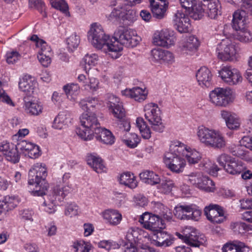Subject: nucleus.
I'll use <instances>...</instances> for the list:
<instances>
[{
  "label": "nucleus",
  "instance_id": "052dcab7",
  "mask_svg": "<svg viewBox=\"0 0 252 252\" xmlns=\"http://www.w3.org/2000/svg\"><path fill=\"white\" fill-rule=\"evenodd\" d=\"M34 143L26 140H19L17 145L19 150L27 155L28 152L32 148Z\"/></svg>",
  "mask_w": 252,
  "mask_h": 252
},
{
  "label": "nucleus",
  "instance_id": "4c0bfd02",
  "mask_svg": "<svg viewBox=\"0 0 252 252\" xmlns=\"http://www.w3.org/2000/svg\"><path fill=\"white\" fill-rule=\"evenodd\" d=\"M136 124L142 137L144 139H149L151 137V131L144 119L141 117L137 118Z\"/></svg>",
  "mask_w": 252,
  "mask_h": 252
},
{
  "label": "nucleus",
  "instance_id": "f257e3e1",
  "mask_svg": "<svg viewBox=\"0 0 252 252\" xmlns=\"http://www.w3.org/2000/svg\"><path fill=\"white\" fill-rule=\"evenodd\" d=\"M88 36V39L95 48L108 54L113 59H117L120 56L122 46L116 42H112V38L105 33L100 24L94 23L91 24Z\"/></svg>",
  "mask_w": 252,
  "mask_h": 252
},
{
  "label": "nucleus",
  "instance_id": "ea45409f",
  "mask_svg": "<svg viewBox=\"0 0 252 252\" xmlns=\"http://www.w3.org/2000/svg\"><path fill=\"white\" fill-rule=\"evenodd\" d=\"M196 188L207 192H214L215 190L214 183L206 176H203L202 178L201 181L199 182Z\"/></svg>",
  "mask_w": 252,
  "mask_h": 252
},
{
  "label": "nucleus",
  "instance_id": "bf43d9fd",
  "mask_svg": "<svg viewBox=\"0 0 252 252\" xmlns=\"http://www.w3.org/2000/svg\"><path fill=\"white\" fill-rule=\"evenodd\" d=\"M231 227L233 230L238 233L243 234L249 230V225L243 222H235L231 223Z\"/></svg>",
  "mask_w": 252,
  "mask_h": 252
},
{
  "label": "nucleus",
  "instance_id": "ddd939ff",
  "mask_svg": "<svg viewBox=\"0 0 252 252\" xmlns=\"http://www.w3.org/2000/svg\"><path fill=\"white\" fill-rule=\"evenodd\" d=\"M139 221L144 228L152 232L165 228L163 220L158 216L147 212L140 216Z\"/></svg>",
  "mask_w": 252,
  "mask_h": 252
},
{
  "label": "nucleus",
  "instance_id": "09e8293b",
  "mask_svg": "<svg viewBox=\"0 0 252 252\" xmlns=\"http://www.w3.org/2000/svg\"><path fill=\"white\" fill-rule=\"evenodd\" d=\"M18 150L19 149L17 147V145H15L14 147L11 149L7 154H5L6 159L13 163L18 162L20 159V155L18 151Z\"/></svg>",
  "mask_w": 252,
  "mask_h": 252
},
{
  "label": "nucleus",
  "instance_id": "13d9d810",
  "mask_svg": "<svg viewBox=\"0 0 252 252\" xmlns=\"http://www.w3.org/2000/svg\"><path fill=\"white\" fill-rule=\"evenodd\" d=\"M52 6L63 12L68 10V5L64 0H49Z\"/></svg>",
  "mask_w": 252,
  "mask_h": 252
},
{
  "label": "nucleus",
  "instance_id": "c85d7f7f",
  "mask_svg": "<svg viewBox=\"0 0 252 252\" xmlns=\"http://www.w3.org/2000/svg\"><path fill=\"white\" fill-rule=\"evenodd\" d=\"M87 163L97 173H101L105 170V167L102 159L96 154H93L87 157Z\"/></svg>",
  "mask_w": 252,
  "mask_h": 252
},
{
  "label": "nucleus",
  "instance_id": "39448f33",
  "mask_svg": "<svg viewBox=\"0 0 252 252\" xmlns=\"http://www.w3.org/2000/svg\"><path fill=\"white\" fill-rule=\"evenodd\" d=\"M197 135L199 141L207 147L220 149L225 145L224 138L219 130L200 126Z\"/></svg>",
  "mask_w": 252,
  "mask_h": 252
},
{
  "label": "nucleus",
  "instance_id": "f8f14e48",
  "mask_svg": "<svg viewBox=\"0 0 252 252\" xmlns=\"http://www.w3.org/2000/svg\"><path fill=\"white\" fill-rule=\"evenodd\" d=\"M176 235L189 246L193 247H199L206 241L204 235H198L196 231L192 227L186 228L183 234L177 233Z\"/></svg>",
  "mask_w": 252,
  "mask_h": 252
},
{
  "label": "nucleus",
  "instance_id": "603ef678",
  "mask_svg": "<svg viewBox=\"0 0 252 252\" xmlns=\"http://www.w3.org/2000/svg\"><path fill=\"white\" fill-rule=\"evenodd\" d=\"M203 177L200 172H192L185 176V180L187 181L188 183L197 187L199 182L201 181Z\"/></svg>",
  "mask_w": 252,
  "mask_h": 252
},
{
  "label": "nucleus",
  "instance_id": "49530a36",
  "mask_svg": "<svg viewBox=\"0 0 252 252\" xmlns=\"http://www.w3.org/2000/svg\"><path fill=\"white\" fill-rule=\"evenodd\" d=\"M231 153L234 156L241 158H245L248 151L245 146L242 144L234 146L230 149Z\"/></svg>",
  "mask_w": 252,
  "mask_h": 252
},
{
  "label": "nucleus",
  "instance_id": "5701e85b",
  "mask_svg": "<svg viewBox=\"0 0 252 252\" xmlns=\"http://www.w3.org/2000/svg\"><path fill=\"white\" fill-rule=\"evenodd\" d=\"M221 118L224 120L226 125L228 128L232 130L238 129L241 124V121L235 114H232L230 112L222 110L220 112Z\"/></svg>",
  "mask_w": 252,
  "mask_h": 252
},
{
  "label": "nucleus",
  "instance_id": "b1692460",
  "mask_svg": "<svg viewBox=\"0 0 252 252\" xmlns=\"http://www.w3.org/2000/svg\"><path fill=\"white\" fill-rule=\"evenodd\" d=\"M203 5L206 8L208 16L211 19H215L220 12L221 8L219 0H203Z\"/></svg>",
  "mask_w": 252,
  "mask_h": 252
},
{
  "label": "nucleus",
  "instance_id": "6ab92c4d",
  "mask_svg": "<svg viewBox=\"0 0 252 252\" xmlns=\"http://www.w3.org/2000/svg\"><path fill=\"white\" fill-rule=\"evenodd\" d=\"M108 107L116 118L122 120L125 117V111L119 98L114 96L110 97Z\"/></svg>",
  "mask_w": 252,
  "mask_h": 252
},
{
  "label": "nucleus",
  "instance_id": "69168bd1",
  "mask_svg": "<svg viewBox=\"0 0 252 252\" xmlns=\"http://www.w3.org/2000/svg\"><path fill=\"white\" fill-rule=\"evenodd\" d=\"M6 61L8 63H13L20 58V55L17 51H11L6 53Z\"/></svg>",
  "mask_w": 252,
  "mask_h": 252
},
{
  "label": "nucleus",
  "instance_id": "473e14b6",
  "mask_svg": "<svg viewBox=\"0 0 252 252\" xmlns=\"http://www.w3.org/2000/svg\"><path fill=\"white\" fill-rule=\"evenodd\" d=\"M139 177L143 182L152 186L157 185L160 182L159 175L153 171H143L139 174Z\"/></svg>",
  "mask_w": 252,
  "mask_h": 252
},
{
  "label": "nucleus",
  "instance_id": "0e129e2a",
  "mask_svg": "<svg viewBox=\"0 0 252 252\" xmlns=\"http://www.w3.org/2000/svg\"><path fill=\"white\" fill-rule=\"evenodd\" d=\"M98 84L99 82L97 79L91 78L90 79L89 84L84 85L85 89L92 92L95 91L98 88Z\"/></svg>",
  "mask_w": 252,
  "mask_h": 252
},
{
  "label": "nucleus",
  "instance_id": "1a4fd4ad",
  "mask_svg": "<svg viewBox=\"0 0 252 252\" xmlns=\"http://www.w3.org/2000/svg\"><path fill=\"white\" fill-rule=\"evenodd\" d=\"M174 215L180 220H192L198 221L202 212L199 207L194 204L178 205L174 209Z\"/></svg>",
  "mask_w": 252,
  "mask_h": 252
},
{
  "label": "nucleus",
  "instance_id": "0eeeda50",
  "mask_svg": "<svg viewBox=\"0 0 252 252\" xmlns=\"http://www.w3.org/2000/svg\"><path fill=\"white\" fill-rule=\"evenodd\" d=\"M123 48L124 45L128 48L136 46L140 40V37L137 35L136 32L131 29H118L115 31L112 38Z\"/></svg>",
  "mask_w": 252,
  "mask_h": 252
},
{
  "label": "nucleus",
  "instance_id": "de8ad7c7",
  "mask_svg": "<svg viewBox=\"0 0 252 252\" xmlns=\"http://www.w3.org/2000/svg\"><path fill=\"white\" fill-rule=\"evenodd\" d=\"M1 201L6 212L13 209L19 203L18 199L14 196H7Z\"/></svg>",
  "mask_w": 252,
  "mask_h": 252
},
{
  "label": "nucleus",
  "instance_id": "2eb2a0df",
  "mask_svg": "<svg viewBox=\"0 0 252 252\" xmlns=\"http://www.w3.org/2000/svg\"><path fill=\"white\" fill-rule=\"evenodd\" d=\"M204 214L207 219L213 223H220L225 219L224 211L217 204H210L205 207Z\"/></svg>",
  "mask_w": 252,
  "mask_h": 252
},
{
  "label": "nucleus",
  "instance_id": "c03bdc74",
  "mask_svg": "<svg viewBox=\"0 0 252 252\" xmlns=\"http://www.w3.org/2000/svg\"><path fill=\"white\" fill-rule=\"evenodd\" d=\"M72 247L75 249V252H89L91 250L92 245L89 242L79 240L74 242Z\"/></svg>",
  "mask_w": 252,
  "mask_h": 252
},
{
  "label": "nucleus",
  "instance_id": "774afa93",
  "mask_svg": "<svg viewBox=\"0 0 252 252\" xmlns=\"http://www.w3.org/2000/svg\"><path fill=\"white\" fill-rule=\"evenodd\" d=\"M164 51L160 48L153 49L151 52V56L155 61L161 63Z\"/></svg>",
  "mask_w": 252,
  "mask_h": 252
},
{
  "label": "nucleus",
  "instance_id": "a18cd8bd",
  "mask_svg": "<svg viewBox=\"0 0 252 252\" xmlns=\"http://www.w3.org/2000/svg\"><path fill=\"white\" fill-rule=\"evenodd\" d=\"M98 61V56L95 54L86 55L83 58V63H84V68L86 72L89 70L92 66H94Z\"/></svg>",
  "mask_w": 252,
  "mask_h": 252
},
{
  "label": "nucleus",
  "instance_id": "4468645a",
  "mask_svg": "<svg viewBox=\"0 0 252 252\" xmlns=\"http://www.w3.org/2000/svg\"><path fill=\"white\" fill-rule=\"evenodd\" d=\"M219 74L221 79L229 85H236L242 80L240 72L230 66H222L219 70Z\"/></svg>",
  "mask_w": 252,
  "mask_h": 252
},
{
  "label": "nucleus",
  "instance_id": "423d86ee",
  "mask_svg": "<svg viewBox=\"0 0 252 252\" xmlns=\"http://www.w3.org/2000/svg\"><path fill=\"white\" fill-rule=\"evenodd\" d=\"M145 119L151 128L158 132L163 131L165 126L161 118V112L157 104L149 103L144 106Z\"/></svg>",
  "mask_w": 252,
  "mask_h": 252
},
{
  "label": "nucleus",
  "instance_id": "a19ab883",
  "mask_svg": "<svg viewBox=\"0 0 252 252\" xmlns=\"http://www.w3.org/2000/svg\"><path fill=\"white\" fill-rule=\"evenodd\" d=\"M98 101L95 97H86L79 102V106L86 112H91V108H94L98 104Z\"/></svg>",
  "mask_w": 252,
  "mask_h": 252
},
{
  "label": "nucleus",
  "instance_id": "6e6552de",
  "mask_svg": "<svg viewBox=\"0 0 252 252\" xmlns=\"http://www.w3.org/2000/svg\"><path fill=\"white\" fill-rule=\"evenodd\" d=\"M241 50L239 43L230 40H223L219 44L216 53L219 59L223 61H232Z\"/></svg>",
  "mask_w": 252,
  "mask_h": 252
},
{
  "label": "nucleus",
  "instance_id": "4be33fe9",
  "mask_svg": "<svg viewBox=\"0 0 252 252\" xmlns=\"http://www.w3.org/2000/svg\"><path fill=\"white\" fill-rule=\"evenodd\" d=\"M151 9L154 17L161 19L165 15L166 6L167 3L166 0H149Z\"/></svg>",
  "mask_w": 252,
  "mask_h": 252
},
{
  "label": "nucleus",
  "instance_id": "4d7b16f0",
  "mask_svg": "<svg viewBox=\"0 0 252 252\" xmlns=\"http://www.w3.org/2000/svg\"><path fill=\"white\" fill-rule=\"evenodd\" d=\"M173 187L174 183L172 181L165 180L158 186V189L159 192L166 194L170 192Z\"/></svg>",
  "mask_w": 252,
  "mask_h": 252
},
{
  "label": "nucleus",
  "instance_id": "6e6d98bb",
  "mask_svg": "<svg viewBox=\"0 0 252 252\" xmlns=\"http://www.w3.org/2000/svg\"><path fill=\"white\" fill-rule=\"evenodd\" d=\"M29 5L31 7L37 9L43 17H46L45 5L42 0H29Z\"/></svg>",
  "mask_w": 252,
  "mask_h": 252
},
{
  "label": "nucleus",
  "instance_id": "7ed1b4c3",
  "mask_svg": "<svg viewBox=\"0 0 252 252\" xmlns=\"http://www.w3.org/2000/svg\"><path fill=\"white\" fill-rule=\"evenodd\" d=\"M180 144L179 141L172 142L164 158V162L168 168L176 173L182 172L186 165L183 153L185 148L180 147Z\"/></svg>",
  "mask_w": 252,
  "mask_h": 252
},
{
  "label": "nucleus",
  "instance_id": "e433bc0d",
  "mask_svg": "<svg viewBox=\"0 0 252 252\" xmlns=\"http://www.w3.org/2000/svg\"><path fill=\"white\" fill-rule=\"evenodd\" d=\"M120 183L128 187L130 189H134L137 186V182L133 174L126 172L121 174L120 177Z\"/></svg>",
  "mask_w": 252,
  "mask_h": 252
},
{
  "label": "nucleus",
  "instance_id": "a211bd4d",
  "mask_svg": "<svg viewBox=\"0 0 252 252\" xmlns=\"http://www.w3.org/2000/svg\"><path fill=\"white\" fill-rule=\"evenodd\" d=\"M162 229H159L152 232V238L158 247L170 246L173 243V239L169 234Z\"/></svg>",
  "mask_w": 252,
  "mask_h": 252
},
{
  "label": "nucleus",
  "instance_id": "f03ea898",
  "mask_svg": "<svg viewBox=\"0 0 252 252\" xmlns=\"http://www.w3.org/2000/svg\"><path fill=\"white\" fill-rule=\"evenodd\" d=\"M47 176V169L40 163L34 164L29 170L28 183L30 185H35V188L32 191L33 195H46L49 188V184L46 181Z\"/></svg>",
  "mask_w": 252,
  "mask_h": 252
},
{
  "label": "nucleus",
  "instance_id": "20e7f679",
  "mask_svg": "<svg viewBox=\"0 0 252 252\" xmlns=\"http://www.w3.org/2000/svg\"><path fill=\"white\" fill-rule=\"evenodd\" d=\"M80 119L81 125L85 129L77 128V134L85 141L93 139L94 134L98 133L101 127L95 114L92 112L84 113Z\"/></svg>",
  "mask_w": 252,
  "mask_h": 252
},
{
  "label": "nucleus",
  "instance_id": "680f3d73",
  "mask_svg": "<svg viewBox=\"0 0 252 252\" xmlns=\"http://www.w3.org/2000/svg\"><path fill=\"white\" fill-rule=\"evenodd\" d=\"M63 90L66 95H76L79 92L80 87L77 84H71L65 85Z\"/></svg>",
  "mask_w": 252,
  "mask_h": 252
},
{
  "label": "nucleus",
  "instance_id": "338daca9",
  "mask_svg": "<svg viewBox=\"0 0 252 252\" xmlns=\"http://www.w3.org/2000/svg\"><path fill=\"white\" fill-rule=\"evenodd\" d=\"M51 54L39 53L37 58L41 64L45 67H47L51 62Z\"/></svg>",
  "mask_w": 252,
  "mask_h": 252
},
{
  "label": "nucleus",
  "instance_id": "5fc2aeb1",
  "mask_svg": "<svg viewBox=\"0 0 252 252\" xmlns=\"http://www.w3.org/2000/svg\"><path fill=\"white\" fill-rule=\"evenodd\" d=\"M80 43V37L74 33L66 39V44L68 50L73 51L76 49Z\"/></svg>",
  "mask_w": 252,
  "mask_h": 252
},
{
  "label": "nucleus",
  "instance_id": "412c9836",
  "mask_svg": "<svg viewBox=\"0 0 252 252\" xmlns=\"http://www.w3.org/2000/svg\"><path fill=\"white\" fill-rule=\"evenodd\" d=\"M198 84L202 87H209L212 84V74L206 66L201 67L196 73Z\"/></svg>",
  "mask_w": 252,
  "mask_h": 252
},
{
  "label": "nucleus",
  "instance_id": "7c9ffc66",
  "mask_svg": "<svg viewBox=\"0 0 252 252\" xmlns=\"http://www.w3.org/2000/svg\"><path fill=\"white\" fill-rule=\"evenodd\" d=\"M69 114L65 112H60L55 118L52 127L55 129H62L66 127L70 123Z\"/></svg>",
  "mask_w": 252,
  "mask_h": 252
},
{
  "label": "nucleus",
  "instance_id": "f3484780",
  "mask_svg": "<svg viewBox=\"0 0 252 252\" xmlns=\"http://www.w3.org/2000/svg\"><path fill=\"white\" fill-rule=\"evenodd\" d=\"M173 22L174 27L179 32L186 33L190 31L189 18L187 14L181 11L178 10L174 14Z\"/></svg>",
  "mask_w": 252,
  "mask_h": 252
},
{
  "label": "nucleus",
  "instance_id": "c9c22d12",
  "mask_svg": "<svg viewBox=\"0 0 252 252\" xmlns=\"http://www.w3.org/2000/svg\"><path fill=\"white\" fill-rule=\"evenodd\" d=\"M36 82L30 76H25L19 82V87L22 92L30 93L33 92Z\"/></svg>",
  "mask_w": 252,
  "mask_h": 252
},
{
  "label": "nucleus",
  "instance_id": "9b49d317",
  "mask_svg": "<svg viewBox=\"0 0 252 252\" xmlns=\"http://www.w3.org/2000/svg\"><path fill=\"white\" fill-rule=\"evenodd\" d=\"M70 173L64 174L62 180L57 182L52 189L53 198L61 202L73 191V186L70 182Z\"/></svg>",
  "mask_w": 252,
  "mask_h": 252
},
{
  "label": "nucleus",
  "instance_id": "393cba45",
  "mask_svg": "<svg viewBox=\"0 0 252 252\" xmlns=\"http://www.w3.org/2000/svg\"><path fill=\"white\" fill-rule=\"evenodd\" d=\"M247 13L244 9H238L233 14L232 27L235 30L243 29L246 25Z\"/></svg>",
  "mask_w": 252,
  "mask_h": 252
},
{
  "label": "nucleus",
  "instance_id": "cd10ccee",
  "mask_svg": "<svg viewBox=\"0 0 252 252\" xmlns=\"http://www.w3.org/2000/svg\"><path fill=\"white\" fill-rule=\"evenodd\" d=\"M199 45L198 39L193 35L189 36L181 46L183 53L191 55L195 52Z\"/></svg>",
  "mask_w": 252,
  "mask_h": 252
},
{
  "label": "nucleus",
  "instance_id": "e2e57ef3",
  "mask_svg": "<svg viewBox=\"0 0 252 252\" xmlns=\"http://www.w3.org/2000/svg\"><path fill=\"white\" fill-rule=\"evenodd\" d=\"M78 213V206L75 204L71 203L66 206L64 214L66 216L72 217L76 216Z\"/></svg>",
  "mask_w": 252,
  "mask_h": 252
},
{
  "label": "nucleus",
  "instance_id": "f704fd0d",
  "mask_svg": "<svg viewBox=\"0 0 252 252\" xmlns=\"http://www.w3.org/2000/svg\"><path fill=\"white\" fill-rule=\"evenodd\" d=\"M102 216L107 222L113 225L119 224L122 220V215L117 210H107L102 213Z\"/></svg>",
  "mask_w": 252,
  "mask_h": 252
},
{
  "label": "nucleus",
  "instance_id": "dca6fc26",
  "mask_svg": "<svg viewBox=\"0 0 252 252\" xmlns=\"http://www.w3.org/2000/svg\"><path fill=\"white\" fill-rule=\"evenodd\" d=\"M173 22L174 27L179 32L186 33L190 31L189 18L187 14L181 11L178 10L174 14Z\"/></svg>",
  "mask_w": 252,
  "mask_h": 252
},
{
  "label": "nucleus",
  "instance_id": "37998d69",
  "mask_svg": "<svg viewBox=\"0 0 252 252\" xmlns=\"http://www.w3.org/2000/svg\"><path fill=\"white\" fill-rule=\"evenodd\" d=\"M56 199L47 196V199L45 200L42 204V209L48 214L54 213L56 210Z\"/></svg>",
  "mask_w": 252,
  "mask_h": 252
},
{
  "label": "nucleus",
  "instance_id": "72a5a7b5",
  "mask_svg": "<svg viewBox=\"0 0 252 252\" xmlns=\"http://www.w3.org/2000/svg\"><path fill=\"white\" fill-rule=\"evenodd\" d=\"M96 135V140L103 144L112 145L115 142V137L109 130L100 127V130Z\"/></svg>",
  "mask_w": 252,
  "mask_h": 252
},
{
  "label": "nucleus",
  "instance_id": "58836bf2",
  "mask_svg": "<svg viewBox=\"0 0 252 252\" xmlns=\"http://www.w3.org/2000/svg\"><path fill=\"white\" fill-rule=\"evenodd\" d=\"M203 2H200L199 0L197 3L190 7L189 10L190 16L194 20H199L203 17L204 14L205 9L202 7Z\"/></svg>",
  "mask_w": 252,
  "mask_h": 252
},
{
  "label": "nucleus",
  "instance_id": "9d476101",
  "mask_svg": "<svg viewBox=\"0 0 252 252\" xmlns=\"http://www.w3.org/2000/svg\"><path fill=\"white\" fill-rule=\"evenodd\" d=\"M209 98L216 106L225 107L233 99V91L228 88H216L211 91Z\"/></svg>",
  "mask_w": 252,
  "mask_h": 252
},
{
  "label": "nucleus",
  "instance_id": "3c124183",
  "mask_svg": "<svg viewBox=\"0 0 252 252\" xmlns=\"http://www.w3.org/2000/svg\"><path fill=\"white\" fill-rule=\"evenodd\" d=\"M127 5H125V8L124 11V18H123V20L124 21L126 20L129 23L128 24H130L132 23H133L136 19L138 17V14L136 11L132 9H128L126 7Z\"/></svg>",
  "mask_w": 252,
  "mask_h": 252
},
{
  "label": "nucleus",
  "instance_id": "2f4dec72",
  "mask_svg": "<svg viewBox=\"0 0 252 252\" xmlns=\"http://www.w3.org/2000/svg\"><path fill=\"white\" fill-rule=\"evenodd\" d=\"M222 250V252H248L249 247L243 242L235 241L225 244Z\"/></svg>",
  "mask_w": 252,
  "mask_h": 252
},
{
  "label": "nucleus",
  "instance_id": "c756f323",
  "mask_svg": "<svg viewBox=\"0 0 252 252\" xmlns=\"http://www.w3.org/2000/svg\"><path fill=\"white\" fill-rule=\"evenodd\" d=\"M245 169V166L241 161L231 160L224 166L225 171L232 175H238Z\"/></svg>",
  "mask_w": 252,
  "mask_h": 252
},
{
  "label": "nucleus",
  "instance_id": "864d4df0",
  "mask_svg": "<svg viewBox=\"0 0 252 252\" xmlns=\"http://www.w3.org/2000/svg\"><path fill=\"white\" fill-rule=\"evenodd\" d=\"M163 37L164 44V47L169 48L174 45L175 41V37L174 36L172 32L168 30H163Z\"/></svg>",
  "mask_w": 252,
  "mask_h": 252
},
{
  "label": "nucleus",
  "instance_id": "bb28decb",
  "mask_svg": "<svg viewBox=\"0 0 252 252\" xmlns=\"http://www.w3.org/2000/svg\"><path fill=\"white\" fill-rule=\"evenodd\" d=\"M122 94L132 98L136 101L141 102L146 98L147 92L140 87H135L132 89L122 91Z\"/></svg>",
  "mask_w": 252,
  "mask_h": 252
},
{
  "label": "nucleus",
  "instance_id": "aec40b11",
  "mask_svg": "<svg viewBox=\"0 0 252 252\" xmlns=\"http://www.w3.org/2000/svg\"><path fill=\"white\" fill-rule=\"evenodd\" d=\"M23 109L26 113L30 116H38L41 115L44 109L42 102L38 100L25 101Z\"/></svg>",
  "mask_w": 252,
  "mask_h": 252
},
{
  "label": "nucleus",
  "instance_id": "79ce46f5",
  "mask_svg": "<svg viewBox=\"0 0 252 252\" xmlns=\"http://www.w3.org/2000/svg\"><path fill=\"white\" fill-rule=\"evenodd\" d=\"M237 33L236 35V39L241 42L250 43L252 41V34L246 26L243 29L236 30Z\"/></svg>",
  "mask_w": 252,
  "mask_h": 252
},
{
  "label": "nucleus",
  "instance_id": "8fccbe9b",
  "mask_svg": "<svg viewBox=\"0 0 252 252\" xmlns=\"http://www.w3.org/2000/svg\"><path fill=\"white\" fill-rule=\"evenodd\" d=\"M125 8V5H118L117 7L114 8L109 15L108 19L110 21H113L117 19L123 20L124 15Z\"/></svg>",
  "mask_w": 252,
  "mask_h": 252
},
{
  "label": "nucleus",
  "instance_id": "a878e982",
  "mask_svg": "<svg viewBox=\"0 0 252 252\" xmlns=\"http://www.w3.org/2000/svg\"><path fill=\"white\" fill-rule=\"evenodd\" d=\"M180 147L185 148L183 151V157H185L189 164L198 163L201 158V154L194 149H192L180 142Z\"/></svg>",
  "mask_w": 252,
  "mask_h": 252
}]
</instances>
